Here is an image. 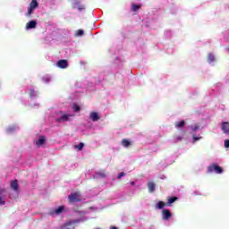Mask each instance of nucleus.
I'll return each mask as SVG.
<instances>
[{
  "mask_svg": "<svg viewBox=\"0 0 229 229\" xmlns=\"http://www.w3.org/2000/svg\"><path fill=\"white\" fill-rule=\"evenodd\" d=\"M11 189L15 191V192H19V182L17 180L11 182Z\"/></svg>",
  "mask_w": 229,
  "mask_h": 229,
  "instance_id": "obj_8",
  "label": "nucleus"
},
{
  "mask_svg": "<svg viewBox=\"0 0 229 229\" xmlns=\"http://www.w3.org/2000/svg\"><path fill=\"white\" fill-rule=\"evenodd\" d=\"M64 210H65V207L59 206L57 208H55V214H56L58 216V215L62 214V212H64Z\"/></svg>",
  "mask_w": 229,
  "mask_h": 229,
  "instance_id": "obj_19",
  "label": "nucleus"
},
{
  "mask_svg": "<svg viewBox=\"0 0 229 229\" xmlns=\"http://www.w3.org/2000/svg\"><path fill=\"white\" fill-rule=\"evenodd\" d=\"M73 8H78L79 12L85 10V5L81 4L80 1L73 3Z\"/></svg>",
  "mask_w": 229,
  "mask_h": 229,
  "instance_id": "obj_9",
  "label": "nucleus"
},
{
  "mask_svg": "<svg viewBox=\"0 0 229 229\" xmlns=\"http://www.w3.org/2000/svg\"><path fill=\"white\" fill-rule=\"evenodd\" d=\"M208 64H212V62H216V56L213 54H208Z\"/></svg>",
  "mask_w": 229,
  "mask_h": 229,
  "instance_id": "obj_21",
  "label": "nucleus"
},
{
  "mask_svg": "<svg viewBox=\"0 0 229 229\" xmlns=\"http://www.w3.org/2000/svg\"><path fill=\"white\" fill-rule=\"evenodd\" d=\"M183 140V138L180 137V136H177L176 137V140H179V141H182Z\"/></svg>",
  "mask_w": 229,
  "mask_h": 229,
  "instance_id": "obj_32",
  "label": "nucleus"
},
{
  "mask_svg": "<svg viewBox=\"0 0 229 229\" xmlns=\"http://www.w3.org/2000/svg\"><path fill=\"white\" fill-rule=\"evenodd\" d=\"M122 146H123V148H130V146H131V141L126 139H123L122 140Z\"/></svg>",
  "mask_w": 229,
  "mask_h": 229,
  "instance_id": "obj_17",
  "label": "nucleus"
},
{
  "mask_svg": "<svg viewBox=\"0 0 229 229\" xmlns=\"http://www.w3.org/2000/svg\"><path fill=\"white\" fill-rule=\"evenodd\" d=\"M72 110H73V112H80V110H81V107H80V106H78V104H73Z\"/></svg>",
  "mask_w": 229,
  "mask_h": 229,
  "instance_id": "obj_23",
  "label": "nucleus"
},
{
  "mask_svg": "<svg viewBox=\"0 0 229 229\" xmlns=\"http://www.w3.org/2000/svg\"><path fill=\"white\" fill-rule=\"evenodd\" d=\"M5 201L4 200H1V205H5Z\"/></svg>",
  "mask_w": 229,
  "mask_h": 229,
  "instance_id": "obj_33",
  "label": "nucleus"
},
{
  "mask_svg": "<svg viewBox=\"0 0 229 229\" xmlns=\"http://www.w3.org/2000/svg\"><path fill=\"white\" fill-rule=\"evenodd\" d=\"M131 185H135V182H131Z\"/></svg>",
  "mask_w": 229,
  "mask_h": 229,
  "instance_id": "obj_35",
  "label": "nucleus"
},
{
  "mask_svg": "<svg viewBox=\"0 0 229 229\" xmlns=\"http://www.w3.org/2000/svg\"><path fill=\"white\" fill-rule=\"evenodd\" d=\"M222 131L225 134L229 133V123L228 122L222 123Z\"/></svg>",
  "mask_w": 229,
  "mask_h": 229,
  "instance_id": "obj_12",
  "label": "nucleus"
},
{
  "mask_svg": "<svg viewBox=\"0 0 229 229\" xmlns=\"http://www.w3.org/2000/svg\"><path fill=\"white\" fill-rule=\"evenodd\" d=\"M46 144V136H40L38 140L36 141V146L40 148V146H44Z\"/></svg>",
  "mask_w": 229,
  "mask_h": 229,
  "instance_id": "obj_10",
  "label": "nucleus"
},
{
  "mask_svg": "<svg viewBox=\"0 0 229 229\" xmlns=\"http://www.w3.org/2000/svg\"><path fill=\"white\" fill-rule=\"evenodd\" d=\"M225 148H229V140H225Z\"/></svg>",
  "mask_w": 229,
  "mask_h": 229,
  "instance_id": "obj_31",
  "label": "nucleus"
},
{
  "mask_svg": "<svg viewBox=\"0 0 229 229\" xmlns=\"http://www.w3.org/2000/svg\"><path fill=\"white\" fill-rule=\"evenodd\" d=\"M200 139H202V137H197L195 134L193 135V144H196V142H198V140H200Z\"/></svg>",
  "mask_w": 229,
  "mask_h": 229,
  "instance_id": "obj_28",
  "label": "nucleus"
},
{
  "mask_svg": "<svg viewBox=\"0 0 229 229\" xmlns=\"http://www.w3.org/2000/svg\"><path fill=\"white\" fill-rule=\"evenodd\" d=\"M76 37H83V35H84V31H83V30H78L77 31H76Z\"/></svg>",
  "mask_w": 229,
  "mask_h": 229,
  "instance_id": "obj_25",
  "label": "nucleus"
},
{
  "mask_svg": "<svg viewBox=\"0 0 229 229\" xmlns=\"http://www.w3.org/2000/svg\"><path fill=\"white\" fill-rule=\"evenodd\" d=\"M123 176H126V174L124 172H122L118 174V180H121Z\"/></svg>",
  "mask_w": 229,
  "mask_h": 229,
  "instance_id": "obj_29",
  "label": "nucleus"
},
{
  "mask_svg": "<svg viewBox=\"0 0 229 229\" xmlns=\"http://www.w3.org/2000/svg\"><path fill=\"white\" fill-rule=\"evenodd\" d=\"M156 208L157 210H162V208H164L165 207H167V204L166 202H164V201H158L157 204H156Z\"/></svg>",
  "mask_w": 229,
  "mask_h": 229,
  "instance_id": "obj_14",
  "label": "nucleus"
},
{
  "mask_svg": "<svg viewBox=\"0 0 229 229\" xmlns=\"http://www.w3.org/2000/svg\"><path fill=\"white\" fill-rule=\"evenodd\" d=\"M175 128L179 129V128H183V126H185V120H182L180 122H176L174 124Z\"/></svg>",
  "mask_w": 229,
  "mask_h": 229,
  "instance_id": "obj_18",
  "label": "nucleus"
},
{
  "mask_svg": "<svg viewBox=\"0 0 229 229\" xmlns=\"http://www.w3.org/2000/svg\"><path fill=\"white\" fill-rule=\"evenodd\" d=\"M70 203H78L81 201V194L79 191H75L68 196Z\"/></svg>",
  "mask_w": 229,
  "mask_h": 229,
  "instance_id": "obj_1",
  "label": "nucleus"
},
{
  "mask_svg": "<svg viewBox=\"0 0 229 229\" xmlns=\"http://www.w3.org/2000/svg\"><path fill=\"white\" fill-rule=\"evenodd\" d=\"M35 9L33 7H31L30 5H29V8H28V13H27V15L30 16L31 15V13H33V11Z\"/></svg>",
  "mask_w": 229,
  "mask_h": 229,
  "instance_id": "obj_26",
  "label": "nucleus"
},
{
  "mask_svg": "<svg viewBox=\"0 0 229 229\" xmlns=\"http://www.w3.org/2000/svg\"><path fill=\"white\" fill-rule=\"evenodd\" d=\"M69 117H72V115L64 114L61 112V117L56 118V123H65V122L69 121Z\"/></svg>",
  "mask_w": 229,
  "mask_h": 229,
  "instance_id": "obj_4",
  "label": "nucleus"
},
{
  "mask_svg": "<svg viewBox=\"0 0 229 229\" xmlns=\"http://www.w3.org/2000/svg\"><path fill=\"white\" fill-rule=\"evenodd\" d=\"M173 217V213L169 209H163L162 210V219L163 221H169Z\"/></svg>",
  "mask_w": 229,
  "mask_h": 229,
  "instance_id": "obj_3",
  "label": "nucleus"
},
{
  "mask_svg": "<svg viewBox=\"0 0 229 229\" xmlns=\"http://www.w3.org/2000/svg\"><path fill=\"white\" fill-rule=\"evenodd\" d=\"M37 28V21H30L26 24V30H34Z\"/></svg>",
  "mask_w": 229,
  "mask_h": 229,
  "instance_id": "obj_7",
  "label": "nucleus"
},
{
  "mask_svg": "<svg viewBox=\"0 0 229 229\" xmlns=\"http://www.w3.org/2000/svg\"><path fill=\"white\" fill-rule=\"evenodd\" d=\"M30 92H31V94H33V92H35V89H31Z\"/></svg>",
  "mask_w": 229,
  "mask_h": 229,
  "instance_id": "obj_34",
  "label": "nucleus"
},
{
  "mask_svg": "<svg viewBox=\"0 0 229 229\" xmlns=\"http://www.w3.org/2000/svg\"><path fill=\"white\" fill-rule=\"evenodd\" d=\"M69 225H70L69 224H65V225H62L60 229H71V227H69Z\"/></svg>",
  "mask_w": 229,
  "mask_h": 229,
  "instance_id": "obj_30",
  "label": "nucleus"
},
{
  "mask_svg": "<svg viewBox=\"0 0 229 229\" xmlns=\"http://www.w3.org/2000/svg\"><path fill=\"white\" fill-rule=\"evenodd\" d=\"M208 173H216V174H221L223 173V168L217 164H212L208 166Z\"/></svg>",
  "mask_w": 229,
  "mask_h": 229,
  "instance_id": "obj_2",
  "label": "nucleus"
},
{
  "mask_svg": "<svg viewBox=\"0 0 229 229\" xmlns=\"http://www.w3.org/2000/svg\"><path fill=\"white\" fill-rule=\"evenodd\" d=\"M199 128H200L199 124H196L194 126H191V131H198V130H199Z\"/></svg>",
  "mask_w": 229,
  "mask_h": 229,
  "instance_id": "obj_27",
  "label": "nucleus"
},
{
  "mask_svg": "<svg viewBox=\"0 0 229 229\" xmlns=\"http://www.w3.org/2000/svg\"><path fill=\"white\" fill-rule=\"evenodd\" d=\"M174 201H178V197H168L167 198V202H166V207H171Z\"/></svg>",
  "mask_w": 229,
  "mask_h": 229,
  "instance_id": "obj_11",
  "label": "nucleus"
},
{
  "mask_svg": "<svg viewBox=\"0 0 229 229\" xmlns=\"http://www.w3.org/2000/svg\"><path fill=\"white\" fill-rule=\"evenodd\" d=\"M17 130H19L17 125H10L7 127L6 131L7 133H13L14 131H17Z\"/></svg>",
  "mask_w": 229,
  "mask_h": 229,
  "instance_id": "obj_13",
  "label": "nucleus"
},
{
  "mask_svg": "<svg viewBox=\"0 0 229 229\" xmlns=\"http://www.w3.org/2000/svg\"><path fill=\"white\" fill-rule=\"evenodd\" d=\"M140 8H142V4H131V12H138V10H140Z\"/></svg>",
  "mask_w": 229,
  "mask_h": 229,
  "instance_id": "obj_15",
  "label": "nucleus"
},
{
  "mask_svg": "<svg viewBox=\"0 0 229 229\" xmlns=\"http://www.w3.org/2000/svg\"><path fill=\"white\" fill-rule=\"evenodd\" d=\"M29 6L35 10L36 8H38V2L37 0H32Z\"/></svg>",
  "mask_w": 229,
  "mask_h": 229,
  "instance_id": "obj_20",
  "label": "nucleus"
},
{
  "mask_svg": "<svg viewBox=\"0 0 229 229\" xmlns=\"http://www.w3.org/2000/svg\"><path fill=\"white\" fill-rule=\"evenodd\" d=\"M84 146H85V144H83V142H81L78 145H75V148L79 149V151H81V149H83Z\"/></svg>",
  "mask_w": 229,
  "mask_h": 229,
  "instance_id": "obj_24",
  "label": "nucleus"
},
{
  "mask_svg": "<svg viewBox=\"0 0 229 229\" xmlns=\"http://www.w3.org/2000/svg\"><path fill=\"white\" fill-rule=\"evenodd\" d=\"M89 119L93 121V123H96L101 119L99 116V114L98 112H90L89 113Z\"/></svg>",
  "mask_w": 229,
  "mask_h": 229,
  "instance_id": "obj_6",
  "label": "nucleus"
},
{
  "mask_svg": "<svg viewBox=\"0 0 229 229\" xmlns=\"http://www.w3.org/2000/svg\"><path fill=\"white\" fill-rule=\"evenodd\" d=\"M96 176L98 178H106V174H105V172H97Z\"/></svg>",
  "mask_w": 229,
  "mask_h": 229,
  "instance_id": "obj_22",
  "label": "nucleus"
},
{
  "mask_svg": "<svg viewBox=\"0 0 229 229\" xmlns=\"http://www.w3.org/2000/svg\"><path fill=\"white\" fill-rule=\"evenodd\" d=\"M56 65L59 67V69H67L69 63L67 60L62 59L57 62Z\"/></svg>",
  "mask_w": 229,
  "mask_h": 229,
  "instance_id": "obj_5",
  "label": "nucleus"
},
{
  "mask_svg": "<svg viewBox=\"0 0 229 229\" xmlns=\"http://www.w3.org/2000/svg\"><path fill=\"white\" fill-rule=\"evenodd\" d=\"M148 192H155V182H148Z\"/></svg>",
  "mask_w": 229,
  "mask_h": 229,
  "instance_id": "obj_16",
  "label": "nucleus"
}]
</instances>
